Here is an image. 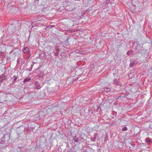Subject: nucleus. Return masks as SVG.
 <instances>
[{
  "mask_svg": "<svg viewBox=\"0 0 152 152\" xmlns=\"http://www.w3.org/2000/svg\"><path fill=\"white\" fill-rule=\"evenodd\" d=\"M7 76L4 74H3L0 76V82L1 83H2L4 80H7Z\"/></svg>",
  "mask_w": 152,
  "mask_h": 152,
  "instance_id": "nucleus-1",
  "label": "nucleus"
},
{
  "mask_svg": "<svg viewBox=\"0 0 152 152\" xmlns=\"http://www.w3.org/2000/svg\"><path fill=\"white\" fill-rule=\"evenodd\" d=\"M34 86V88L35 89H39L41 88L40 84L38 81L35 82Z\"/></svg>",
  "mask_w": 152,
  "mask_h": 152,
  "instance_id": "nucleus-2",
  "label": "nucleus"
},
{
  "mask_svg": "<svg viewBox=\"0 0 152 152\" xmlns=\"http://www.w3.org/2000/svg\"><path fill=\"white\" fill-rule=\"evenodd\" d=\"M45 54V53L44 52L42 51H40L39 54V58L42 59L45 58L46 57Z\"/></svg>",
  "mask_w": 152,
  "mask_h": 152,
  "instance_id": "nucleus-3",
  "label": "nucleus"
},
{
  "mask_svg": "<svg viewBox=\"0 0 152 152\" xmlns=\"http://www.w3.org/2000/svg\"><path fill=\"white\" fill-rule=\"evenodd\" d=\"M114 83L117 85L120 86H122V84L121 83V82L118 81L117 79H114L113 81Z\"/></svg>",
  "mask_w": 152,
  "mask_h": 152,
  "instance_id": "nucleus-4",
  "label": "nucleus"
},
{
  "mask_svg": "<svg viewBox=\"0 0 152 152\" xmlns=\"http://www.w3.org/2000/svg\"><path fill=\"white\" fill-rule=\"evenodd\" d=\"M12 82V84L15 83L17 80H18V78L15 75L13 77L11 78Z\"/></svg>",
  "mask_w": 152,
  "mask_h": 152,
  "instance_id": "nucleus-5",
  "label": "nucleus"
},
{
  "mask_svg": "<svg viewBox=\"0 0 152 152\" xmlns=\"http://www.w3.org/2000/svg\"><path fill=\"white\" fill-rule=\"evenodd\" d=\"M136 62L135 61H132V60H131L129 66L130 67L132 68L134 66V65H136Z\"/></svg>",
  "mask_w": 152,
  "mask_h": 152,
  "instance_id": "nucleus-6",
  "label": "nucleus"
},
{
  "mask_svg": "<svg viewBox=\"0 0 152 152\" xmlns=\"http://www.w3.org/2000/svg\"><path fill=\"white\" fill-rule=\"evenodd\" d=\"M111 90L108 87H104V88L103 91L105 92H109Z\"/></svg>",
  "mask_w": 152,
  "mask_h": 152,
  "instance_id": "nucleus-7",
  "label": "nucleus"
},
{
  "mask_svg": "<svg viewBox=\"0 0 152 152\" xmlns=\"http://www.w3.org/2000/svg\"><path fill=\"white\" fill-rule=\"evenodd\" d=\"M5 57V54L4 52H1L0 53V57L1 58H4Z\"/></svg>",
  "mask_w": 152,
  "mask_h": 152,
  "instance_id": "nucleus-8",
  "label": "nucleus"
},
{
  "mask_svg": "<svg viewBox=\"0 0 152 152\" xmlns=\"http://www.w3.org/2000/svg\"><path fill=\"white\" fill-rule=\"evenodd\" d=\"M29 49L27 48H25L23 50V52L24 53H28L29 52Z\"/></svg>",
  "mask_w": 152,
  "mask_h": 152,
  "instance_id": "nucleus-9",
  "label": "nucleus"
},
{
  "mask_svg": "<svg viewBox=\"0 0 152 152\" xmlns=\"http://www.w3.org/2000/svg\"><path fill=\"white\" fill-rule=\"evenodd\" d=\"M55 50L56 51V52L59 53L60 50L59 49V47L58 46H56L55 47Z\"/></svg>",
  "mask_w": 152,
  "mask_h": 152,
  "instance_id": "nucleus-10",
  "label": "nucleus"
},
{
  "mask_svg": "<svg viewBox=\"0 0 152 152\" xmlns=\"http://www.w3.org/2000/svg\"><path fill=\"white\" fill-rule=\"evenodd\" d=\"M47 0H38V1L40 2H41V4L43 5L45 4Z\"/></svg>",
  "mask_w": 152,
  "mask_h": 152,
  "instance_id": "nucleus-11",
  "label": "nucleus"
},
{
  "mask_svg": "<svg viewBox=\"0 0 152 152\" xmlns=\"http://www.w3.org/2000/svg\"><path fill=\"white\" fill-rule=\"evenodd\" d=\"M73 140L75 142H77L78 141V139L76 137V136L73 137Z\"/></svg>",
  "mask_w": 152,
  "mask_h": 152,
  "instance_id": "nucleus-12",
  "label": "nucleus"
},
{
  "mask_svg": "<svg viewBox=\"0 0 152 152\" xmlns=\"http://www.w3.org/2000/svg\"><path fill=\"white\" fill-rule=\"evenodd\" d=\"M31 80V79L30 77H28L26 79H25L24 80L23 82L24 83L26 82H27L29 80Z\"/></svg>",
  "mask_w": 152,
  "mask_h": 152,
  "instance_id": "nucleus-13",
  "label": "nucleus"
},
{
  "mask_svg": "<svg viewBox=\"0 0 152 152\" xmlns=\"http://www.w3.org/2000/svg\"><path fill=\"white\" fill-rule=\"evenodd\" d=\"M145 141L148 143H150L151 142V140L149 138H147L145 139Z\"/></svg>",
  "mask_w": 152,
  "mask_h": 152,
  "instance_id": "nucleus-14",
  "label": "nucleus"
},
{
  "mask_svg": "<svg viewBox=\"0 0 152 152\" xmlns=\"http://www.w3.org/2000/svg\"><path fill=\"white\" fill-rule=\"evenodd\" d=\"M33 65V64H31V66L30 68V69H28L27 68L26 69L27 70H28V71H31L32 69V68Z\"/></svg>",
  "mask_w": 152,
  "mask_h": 152,
  "instance_id": "nucleus-15",
  "label": "nucleus"
},
{
  "mask_svg": "<svg viewBox=\"0 0 152 152\" xmlns=\"http://www.w3.org/2000/svg\"><path fill=\"white\" fill-rule=\"evenodd\" d=\"M127 130V128L126 126L124 127L122 129L123 131H126Z\"/></svg>",
  "mask_w": 152,
  "mask_h": 152,
  "instance_id": "nucleus-16",
  "label": "nucleus"
},
{
  "mask_svg": "<svg viewBox=\"0 0 152 152\" xmlns=\"http://www.w3.org/2000/svg\"><path fill=\"white\" fill-rule=\"evenodd\" d=\"M55 27L54 25H50L48 26H47V28H52L54 27Z\"/></svg>",
  "mask_w": 152,
  "mask_h": 152,
  "instance_id": "nucleus-17",
  "label": "nucleus"
},
{
  "mask_svg": "<svg viewBox=\"0 0 152 152\" xmlns=\"http://www.w3.org/2000/svg\"><path fill=\"white\" fill-rule=\"evenodd\" d=\"M110 0H106V2L105 3V5H107L109 3Z\"/></svg>",
  "mask_w": 152,
  "mask_h": 152,
  "instance_id": "nucleus-18",
  "label": "nucleus"
},
{
  "mask_svg": "<svg viewBox=\"0 0 152 152\" xmlns=\"http://www.w3.org/2000/svg\"><path fill=\"white\" fill-rule=\"evenodd\" d=\"M39 77L42 78V77L43 76V74L42 73H41L39 74Z\"/></svg>",
  "mask_w": 152,
  "mask_h": 152,
  "instance_id": "nucleus-19",
  "label": "nucleus"
},
{
  "mask_svg": "<svg viewBox=\"0 0 152 152\" xmlns=\"http://www.w3.org/2000/svg\"><path fill=\"white\" fill-rule=\"evenodd\" d=\"M58 53H58L57 52H55L54 53V55L55 56H58Z\"/></svg>",
  "mask_w": 152,
  "mask_h": 152,
  "instance_id": "nucleus-20",
  "label": "nucleus"
},
{
  "mask_svg": "<svg viewBox=\"0 0 152 152\" xmlns=\"http://www.w3.org/2000/svg\"><path fill=\"white\" fill-rule=\"evenodd\" d=\"M130 53V52L129 51H128L127 53L128 55H129Z\"/></svg>",
  "mask_w": 152,
  "mask_h": 152,
  "instance_id": "nucleus-21",
  "label": "nucleus"
},
{
  "mask_svg": "<svg viewBox=\"0 0 152 152\" xmlns=\"http://www.w3.org/2000/svg\"><path fill=\"white\" fill-rule=\"evenodd\" d=\"M75 8H73V9H72L71 10H70L71 11H73L74 10V9H75Z\"/></svg>",
  "mask_w": 152,
  "mask_h": 152,
  "instance_id": "nucleus-22",
  "label": "nucleus"
},
{
  "mask_svg": "<svg viewBox=\"0 0 152 152\" xmlns=\"http://www.w3.org/2000/svg\"><path fill=\"white\" fill-rule=\"evenodd\" d=\"M76 1H80V0H75Z\"/></svg>",
  "mask_w": 152,
  "mask_h": 152,
  "instance_id": "nucleus-23",
  "label": "nucleus"
},
{
  "mask_svg": "<svg viewBox=\"0 0 152 152\" xmlns=\"http://www.w3.org/2000/svg\"><path fill=\"white\" fill-rule=\"evenodd\" d=\"M116 104V103H115V104Z\"/></svg>",
  "mask_w": 152,
  "mask_h": 152,
  "instance_id": "nucleus-24",
  "label": "nucleus"
}]
</instances>
